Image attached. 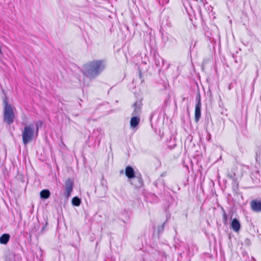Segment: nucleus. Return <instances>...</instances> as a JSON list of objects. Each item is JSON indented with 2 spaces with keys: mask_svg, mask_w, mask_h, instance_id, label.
<instances>
[{
  "mask_svg": "<svg viewBox=\"0 0 261 261\" xmlns=\"http://www.w3.org/2000/svg\"><path fill=\"white\" fill-rule=\"evenodd\" d=\"M106 66L105 60H93L84 65L83 73L88 78L94 79L102 72Z\"/></svg>",
  "mask_w": 261,
  "mask_h": 261,
  "instance_id": "1",
  "label": "nucleus"
},
{
  "mask_svg": "<svg viewBox=\"0 0 261 261\" xmlns=\"http://www.w3.org/2000/svg\"><path fill=\"white\" fill-rule=\"evenodd\" d=\"M36 136V130L34 124H30L24 126L22 132V141L24 145L32 141Z\"/></svg>",
  "mask_w": 261,
  "mask_h": 261,
  "instance_id": "2",
  "label": "nucleus"
},
{
  "mask_svg": "<svg viewBox=\"0 0 261 261\" xmlns=\"http://www.w3.org/2000/svg\"><path fill=\"white\" fill-rule=\"evenodd\" d=\"M3 102L4 104V120L8 124L10 125L13 123L14 119L13 108L8 104L6 98L4 99Z\"/></svg>",
  "mask_w": 261,
  "mask_h": 261,
  "instance_id": "3",
  "label": "nucleus"
},
{
  "mask_svg": "<svg viewBox=\"0 0 261 261\" xmlns=\"http://www.w3.org/2000/svg\"><path fill=\"white\" fill-rule=\"evenodd\" d=\"M196 100L197 102L195 110V121L197 122L199 121L201 117V103L200 94L197 95Z\"/></svg>",
  "mask_w": 261,
  "mask_h": 261,
  "instance_id": "4",
  "label": "nucleus"
},
{
  "mask_svg": "<svg viewBox=\"0 0 261 261\" xmlns=\"http://www.w3.org/2000/svg\"><path fill=\"white\" fill-rule=\"evenodd\" d=\"M73 181L68 178L65 182V189L64 192V195L67 198H68L70 196L71 193L73 190Z\"/></svg>",
  "mask_w": 261,
  "mask_h": 261,
  "instance_id": "5",
  "label": "nucleus"
},
{
  "mask_svg": "<svg viewBox=\"0 0 261 261\" xmlns=\"http://www.w3.org/2000/svg\"><path fill=\"white\" fill-rule=\"evenodd\" d=\"M133 107L134 110L132 113V115L139 116L141 112V102L140 101H136L134 103Z\"/></svg>",
  "mask_w": 261,
  "mask_h": 261,
  "instance_id": "6",
  "label": "nucleus"
},
{
  "mask_svg": "<svg viewBox=\"0 0 261 261\" xmlns=\"http://www.w3.org/2000/svg\"><path fill=\"white\" fill-rule=\"evenodd\" d=\"M140 121V119L138 116H133L130 121V127L136 130L137 126Z\"/></svg>",
  "mask_w": 261,
  "mask_h": 261,
  "instance_id": "7",
  "label": "nucleus"
},
{
  "mask_svg": "<svg viewBox=\"0 0 261 261\" xmlns=\"http://www.w3.org/2000/svg\"><path fill=\"white\" fill-rule=\"evenodd\" d=\"M231 228L235 232H239L241 228V224L239 221L236 219H233L231 223Z\"/></svg>",
  "mask_w": 261,
  "mask_h": 261,
  "instance_id": "8",
  "label": "nucleus"
},
{
  "mask_svg": "<svg viewBox=\"0 0 261 261\" xmlns=\"http://www.w3.org/2000/svg\"><path fill=\"white\" fill-rule=\"evenodd\" d=\"M251 206L252 210L254 212L261 211V201L252 200L251 202Z\"/></svg>",
  "mask_w": 261,
  "mask_h": 261,
  "instance_id": "9",
  "label": "nucleus"
},
{
  "mask_svg": "<svg viewBox=\"0 0 261 261\" xmlns=\"http://www.w3.org/2000/svg\"><path fill=\"white\" fill-rule=\"evenodd\" d=\"M125 175L126 176L130 179L133 178L135 177V171L134 169L130 166H127L125 168Z\"/></svg>",
  "mask_w": 261,
  "mask_h": 261,
  "instance_id": "10",
  "label": "nucleus"
},
{
  "mask_svg": "<svg viewBox=\"0 0 261 261\" xmlns=\"http://www.w3.org/2000/svg\"><path fill=\"white\" fill-rule=\"evenodd\" d=\"M10 235L8 233H4L0 237V243L2 244H7L10 239Z\"/></svg>",
  "mask_w": 261,
  "mask_h": 261,
  "instance_id": "11",
  "label": "nucleus"
},
{
  "mask_svg": "<svg viewBox=\"0 0 261 261\" xmlns=\"http://www.w3.org/2000/svg\"><path fill=\"white\" fill-rule=\"evenodd\" d=\"M50 195V191L47 189H44L40 193L41 198L46 199L49 197Z\"/></svg>",
  "mask_w": 261,
  "mask_h": 261,
  "instance_id": "12",
  "label": "nucleus"
},
{
  "mask_svg": "<svg viewBox=\"0 0 261 261\" xmlns=\"http://www.w3.org/2000/svg\"><path fill=\"white\" fill-rule=\"evenodd\" d=\"M72 204L74 206H79L81 203V200L78 197H74L71 201Z\"/></svg>",
  "mask_w": 261,
  "mask_h": 261,
  "instance_id": "13",
  "label": "nucleus"
},
{
  "mask_svg": "<svg viewBox=\"0 0 261 261\" xmlns=\"http://www.w3.org/2000/svg\"><path fill=\"white\" fill-rule=\"evenodd\" d=\"M34 126L36 130V136H38L39 128L41 126L42 122L40 121L35 122Z\"/></svg>",
  "mask_w": 261,
  "mask_h": 261,
  "instance_id": "14",
  "label": "nucleus"
},
{
  "mask_svg": "<svg viewBox=\"0 0 261 261\" xmlns=\"http://www.w3.org/2000/svg\"><path fill=\"white\" fill-rule=\"evenodd\" d=\"M165 222H164L161 226L159 227V231H163L164 229V225Z\"/></svg>",
  "mask_w": 261,
  "mask_h": 261,
  "instance_id": "15",
  "label": "nucleus"
},
{
  "mask_svg": "<svg viewBox=\"0 0 261 261\" xmlns=\"http://www.w3.org/2000/svg\"><path fill=\"white\" fill-rule=\"evenodd\" d=\"M223 217L224 220H226L227 216H226V214L225 213H224L223 214Z\"/></svg>",
  "mask_w": 261,
  "mask_h": 261,
  "instance_id": "16",
  "label": "nucleus"
}]
</instances>
